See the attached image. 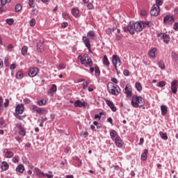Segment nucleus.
Wrapping results in <instances>:
<instances>
[{
    "mask_svg": "<svg viewBox=\"0 0 178 178\" xmlns=\"http://www.w3.org/2000/svg\"><path fill=\"white\" fill-rule=\"evenodd\" d=\"M148 25L147 22H136L134 24H131L130 22L129 25L124 28V31L125 33H130L131 35L134 34V31H143V29Z\"/></svg>",
    "mask_w": 178,
    "mask_h": 178,
    "instance_id": "obj_1",
    "label": "nucleus"
},
{
    "mask_svg": "<svg viewBox=\"0 0 178 178\" xmlns=\"http://www.w3.org/2000/svg\"><path fill=\"white\" fill-rule=\"evenodd\" d=\"M131 104L134 108H141V106H144L145 101L141 96L134 95Z\"/></svg>",
    "mask_w": 178,
    "mask_h": 178,
    "instance_id": "obj_2",
    "label": "nucleus"
},
{
    "mask_svg": "<svg viewBox=\"0 0 178 178\" xmlns=\"http://www.w3.org/2000/svg\"><path fill=\"white\" fill-rule=\"evenodd\" d=\"M78 60H80L81 65H85L86 67H91L93 65L92 59L89 58L88 54H86L83 56H79Z\"/></svg>",
    "mask_w": 178,
    "mask_h": 178,
    "instance_id": "obj_3",
    "label": "nucleus"
},
{
    "mask_svg": "<svg viewBox=\"0 0 178 178\" xmlns=\"http://www.w3.org/2000/svg\"><path fill=\"white\" fill-rule=\"evenodd\" d=\"M107 90L112 95H119V94H120V88L113 83H110L107 86Z\"/></svg>",
    "mask_w": 178,
    "mask_h": 178,
    "instance_id": "obj_4",
    "label": "nucleus"
},
{
    "mask_svg": "<svg viewBox=\"0 0 178 178\" xmlns=\"http://www.w3.org/2000/svg\"><path fill=\"white\" fill-rule=\"evenodd\" d=\"M159 12H161L159 6L158 5H154L150 10V15L152 16H158L159 15Z\"/></svg>",
    "mask_w": 178,
    "mask_h": 178,
    "instance_id": "obj_5",
    "label": "nucleus"
},
{
    "mask_svg": "<svg viewBox=\"0 0 178 178\" xmlns=\"http://www.w3.org/2000/svg\"><path fill=\"white\" fill-rule=\"evenodd\" d=\"M113 64L115 69H118V67H119V66L122 65V63L120 62V58L117 55L113 56Z\"/></svg>",
    "mask_w": 178,
    "mask_h": 178,
    "instance_id": "obj_6",
    "label": "nucleus"
},
{
    "mask_svg": "<svg viewBox=\"0 0 178 178\" xmlns=\"http://www.w3.org/2000/svg\"><path fill=\"white\" fill-rule=\"evenodd\" d=\"M24 112V105L23 104H18L15 108L16 115H22Z\"/></svg>",
    "mask_w": 178,
    "mask_h": 178,
    "instance_id": "obj_7",
    "label": "nucleus"
},
{
    "mask_svg": "<svg viewBox=\"0 0 178 178\" xmlns=\"http://www.w3.org/2000/svg\"><path fill=\"white\" fill-rule=\"evenodd\" d=\"M163 23L164 24H168V23H170V24H173V23H175V18H173L172 16L167 15L163 19Z\"/></svg>",
    "mask_w": 178,
    "mask_h": 178,
    "instance_id": "obj_8",
    "label": "nucleus"
},
{
    "mask_svg": "<svg viewBox=\"0 0 178 178\" xmlns=\"http://www.w3.org/2000/svg\"><path fill=\"white\" fill-rule=\"evenodd\" d=\"M123 92L126 94L127 98L131 97V86H130V85H127Z\"/></svg>",
    "mask_w": 178,
    "mask_h": 178,
    "instance_id": "obj_9",
    "label": "nucleus"
},
{
    "mask_svg": "<svg viewBox=\"0 0 178 178\" xmlns=\"http://www.w3.org/2000/svg\"><path fill=\"white\" fill-rule=\"evenodd\" d=\"M177 84L178 81L177 80H174L171 83V91L173 94H176V92H177Z\"/></svg>",
    "mask_w": 178,
    "mask_h": 178,
    "instance_id": "obj_10",
    "label": "nucleus"
},
{
    "mask_svg": "<svg viewBox=\"0 0 178 178\" xmlns=\"http://www.w3.org/2000/svg\"><path fill=\"white\" fill-rule=\"evenodd\" d=\"M38 74V68L33 67L29 72V76L30 77H35V75Z\"/></svg>",
    "mask_w": 178,
    "mask_h": 178,
    "instance_id": "obj_11",
    "label": "nucleus"
},
{
    "mask_svg": "<svg viewBox=\"0 0 178 178\" xmlns=\"http://www.w3.org/2000/svg\"><path fill=\"white\" fill-rule=\"evenodd\" d=\"M105 102L113 112H116V106H115V104H113V102L112 101L106 99Z\"/></svg>",
    "mask_w": 178,
    "mask_h": 178,
    "instance_id": "obj_12",
    "label": "nucleus"
},
{
    "mask_svg": "<svg viewBox=\"0 0 178 178\" xmlns=\"http://www.w3.org/2000/svg\"><path fill=\"white\" fill-rule=\"evenodd\" d=\"M86 104L87 103H86V102H81V101H80V100H76L74 102V105L75 108H83V107L86 108Z\"/></svg>",
    "mask_w": 178,
    "mask_h": 178,
    "instance_id": "obj_13",
    "label": "nucleus"
},
{
    "mask_svg": "<svg viewBox=\"0 0 178 178\" xmlns=\"http://www.w3.org/2000/svg\"><path fill=\"white\" fill-rule=\"evenodd\" d=\"M17 127L19 130L20 136H22V137H24V136H26V129H24V128H23V127L22 126V124L17 123Z\"/></svg>",
    "mask_w": 178,
    "mask_h": 178,
    "instance_id": "obj_14",
    "label": "nucleus"
},
{
    "mask_svg": "<svg viewBox=\"0 0 178 178\" xmlns=\"http://www.w3.org/2000/svg\"><path fill=\"white\" fill-rule=\"evenodd\" d=\"M86 47H87L89 51H91V43L90 42V39H88L87 37L83 36L82 38Z\"/></svg>",
    "mask_w": 178,
    "mask_h": 178,
    "instance_id": "obj_15",
    "label": "nucleus"
},
{
    "mask_svg": "<svg viewBox=\"0 0 178 178\" xmlns=\"http://www.w3.org/2000/svg\"><path fill=\"white\" fill-rule=\"evenodd\" d=\"M34 173L36 174L40 178L45 177V173L42 172L38 168H35L33 170Z\"/></svg>",
    "mask_w": 178,
    "mask_h": 178,
    "instance_id": "obj_16",
    "label": "nucleus"
},
{
    "mask_svg": "<svg viewBox=\"0 0 178 178\" xmlns=\"http://www.w3.org/2000/svg\"><path fill=\"white\" fill-rule=\"evenodd\" d=\"M115 144L118 147V148H122L123 146V140H122V138H120V136L117 138L116 139H114Z\"/></svg>",
    "mask_w": 178,
    "mask_h": 178,
    "instance_id": "obj_17",
    "label": "nucleus"
},
{
    "mask_svg": "<svg viewBox=\"0 0 178 178\" xmlns=\"http://www.w3.org/2000/svg\"><path fill=\"white\" fill-rule=\"evenodd\" d=\"M156 52V48L153 47L149 50L148 55L149 58H152V59H154L155 58V53Z\"/></svg>",
    "mask_w": 178,
    "mask_h": 178,
    "instance_id": "obj_18",
    "label": "nucleus"
},
{
    "mask_svg": "<svg viewBox=\"0 0 178 178\" xmlns=\"http://www.w3.org/2000/svg\"><path fill=\"white\" fill-rule=\"evenodd\" d=\"M110 136L113 141L115 140L116 138H118V137H120L119 135H118V132L115 130L111 131Z\"/></svg>",
    "mask_w": 178,
    "mask_h": 178,
    "instance_id": "obj_19",
    "label": "nucleus"
},
{
    "mask_svg": "<svg viewBox=\"0 0 178 178\" xmlns=\"http://www.w3.org/2000/svg\"><path fill=\"white\" fill-rule=\"evenodd\" d=\"M4 154H5V156L6 158H13V152L9 151L8 149H4Z\"/></svg>",
    "mask_w": 178,
    "mask_h": 178,
    "instance_id": "obj_20",
    "label": "nucleus"
},
{
    "mask_svg": "<svg viewBox=\"0 0 178 178\" xmlns=\"http://www.w3.org/2000/svg\"><path fill=\"white\" fill-rule=\"evenodd\" d=\"M1 167L2 170H8V169H9V164H8L6 161H3L1 163Z\"/></svg>",
    "mask_w": 178,
    "mask_h": 178,
    "instance_id": "obj_21",
    "label": "nucleus"
},
{
    "mask_svg": "<svg viewBox=\"0 0 178 178\" xmlns=\"http://www.w3.org/2000/svg\"><path fill=\"white\" fill-rule=\"evenodd\" d=\"M16 171L19 172V173H23L24 172V165L23 164H19L16 168Z\"/></svg>",
    "mask_w": 178,
    "mask_h": 178,
    "instance_id": "obj_22",
    "label": "nucleus"
},
{
    "mask_svg": "<svg viewBox=\"0 0 178 178\" xmlns=\"http://www.w3.org/2000/svg\"><path fill=\"white\" fill-rule=\"evenodd\" d=\"M38 113H39V115H46V113H48V110L45 108H39Z\"/></svg>",
    "mask_w": 178,
    "mask_h": 178,
    "instance_id": "obj_23",
    "label": "nucleus"
},
{
    "mask_svg": "<svg viewBox=\"0 0 178 178\" xmlns=\"http://www.w3.org/2000/svg\"><path fill=\"white\" fill-rule=\"evenodd\" d=\"M161 115H163V116H165V115L168 113V107L165 105H162L161 106Z\"/></svg>",
    "mask_w": 178,
    "mask_h": 178,
    "instance_id": "obj_24",
    "label": "nucleus"
},
{
    "mask_svg": "<svg viewBox=\"0 0 178 178\" xmlns=\"http://www.w3.org/2000/svg\"><path fill=\"white\" fill-rule=\"evenodd\" d=\"M162 37L164 40V42H166V44H168L169 41H170V37L169 36V35L166 33H163Z\"/></svg>",
    "mask_w": 178,
    "mask_h": 178,
    "instance_id": "obj_25",
    "label": "nucleus"
},
{
    "mask_svg": "<svg viewBox=\"0 0 178 178\" xmlns=\"http://www.w3.org/2000/svg\"><path fill=\"white\" fill-rule=\"evenodd\" d=\"M147 154H148V149H145L140 157L142 161H147Z\"/></svg>",
    "mask_w": 178,
    "mask_h": 178,
    "instance_id": "obj_26",
    "label": "nucleus"
},
{
    "mask_svg": "<svg viewBox=\"0 0 178 178\" xmlns=\"http://www.w3.org/2000/svg\"><path fill=\"white\" fill-rule=\"evenodd\" d=\"M135 87L137 91H139V92L143 91V86H141V83L140 82H136L135 84Z\"/></svg>",
    "mask_w": 178,
    "mask_h": 178,
    "instance_id": "obj_27",
    "label": "nucleus"
},
{
    "mask_svg": "<svg viewBox=\"0 0 178 178\" xmlns=\"http://www.w3.org/2000/svg\"><path fill=\"white\" fill-rule=\"evenodd\" d=\"M37 104L39 105V106H44V105L47 104V101H45L44 99H40L38 100Z\"/></svg>",
    "mask_w": 178,
    "mask_h": 178,
    "instance_id": "obj_28",
    "label": "nucleus"
},
{
    "mask_svg": "<svg viewBox=\"0 0 178 178\" xmlns=\"http://www.w3.org/2000/svg\"><path fill=\"white\" fill-rule=\"evenodd\" d=\"M72 14L73 15V16H74L75 17L79 16V8H74L72 10Z\"/></svg>",
    "mask_w": 178,
    "mask_h": 178,
    "instance_id": "obj_29",
    "label": "nucleus"
},
{
    "mask_svg": "<svg viewBox=\"0 0 178 178\" xmlns=\"http://www.w3.org/2000/svg\"><path fill=\"white\" fill-rule=\"evenodd\" d=\"M103 63H104V65H105V66H109V65H110L109 60H108V57L106 56V55H105L104 56Z\"/></svg>",
    "mask_w": 178,
    "mask_h": 178,
    "instance_id": "obj_30",
    "label": "nucleus"
},
{
    "mask_svg": "<svg viewBox=\"0 0 178 178\" xmlns=\"http://www.w3.org/2000/svg\"><path fill=\"white\" fill-rule=\"evenodd\" d=\"M27 51H29V47L24 46L22 49V54L24 56L27 55Z\"/></svg>",
    "mask_w": 178,
    "mask_h": 178,
    "instance_id": "obj_31",
    "label": "nucleus"
},
{
    "mask_svg": "<svg viewBox=\"0 0 178 178\" xmlns=\"http://www.w3.org/2000/svg\"><path fill=\"white\" fill-rule=\"evenodd\" d=\"M95 35V33L92 31H90L88 33V38H90V40H92V38H94Z\"/></svg>",
    "mask_w": 178,
    "mask_h": 178,
    "instance_id": "obj_32",
    "label": "nucleus"
},
{
    "mask_svg": "<svg viewBox=\"0 0 178 178\" xmlns=\"http://www.w3.org/2000/svg\"><path fill=\"white\" fill-rule=\"evenodd\" d=\"M159 134H160L161 138H163V140H168V134L166 133L160 131Z\"/></svg>",
    "mask_w": 178,
    "mask_h": 178,
    "instance_id": "obj_33",
    "label": "nucleus"
},
{
    "mask_svg": "<svg viewBox=\"0 0 178 178\" xmlns=\"http://www.w3.org/2000/svg\"><path fill=\"white\" fill-rule=\"evenodd\" d=\"M36 23H37V21L35 20V19L33 18L29 22V26H31V27H34Z\"/></svg>",
    "mask_w": 178,
    "mask_h": 178,
    "instance_id": "obj_34",
    "label": "nucleus"
},
{
    "mask_svg": "<svg viewBox=\"0 0 178 178\" xmlns=\"http://www.w3.org/2000/svg\"><path fill=\"white\" fill-rule=\"evenodd\" d=\"M172 59L174 60V62H177L178 60V56L176 54V53L172 52Z\"/></svg>",
    "mask_w": 178,
    "mask_h": 178,
    "instance_id": "obj_35",
    "label": "nucleus"
},
{
    "mask_svg": "<svg viewBox=\"0 0 178 178\" xmlns=\"http://www.w3.org/2000/svg\"><path fill=\"white\" fill-rule=\"evenodd\" d=\"M22 77H23L22 72L20 71L17 72L16 74V79H17L18 80H20L22 79Z\"/></svg>",
    "mask_w": 178,
    "mask_h": 178,
    "instance_id": "obj_36",
    "label": "nucleus"
},
{
    "mask_svg": "<svg viewBox=\"0 0 178 178\" xmlns=\"http://www.w3.org/2000/svg\"><path fill=\"white\" fill-rule=\"evenodd\" d=\"M95 76H99V74H101V71H99V67H98V66H95Z\"/></svg>",
    "mask_w": 178,
    "mask_h": 178,
    "instance_id": "obj_37",
    "label": "nucleus"
},
{
    "mask_svg": "<svg viewBox=\"0 0 178 178\" xmlns=\"http://www.w3.org/2000/svg\"><path fill=\"white\" fill-rule=\"evenodd\" d=\"M12 0H1L2 6H5L6 3H10Z\"/></svg>",
    "mask_w": 178,
    "mask_h": 178,
    "instance_id": "obj_38",
    "label": "nucleus"
},
{
    "mask_svg": "<svg viewBox=\"0 0 178 178\" xmlns=\"http://www.w3.org/2000/svg\"><path fill=\"white\" fill-rule=\"evenodd\" d=\"M83 90H87V88L88 87V86H90V81H87L86 82H84L83 84Z\"/></svg>",
    "mask_w": 178,
    "mask_h": 178,
    "instance_id": "obj_39",
    "label": "nucleus"
},
{
    "mask_svg": "<svg viewBox=\"0 0 178 178\" xmlns=\"http://www.w3.org/2000/svg\"><path fill=\"white\" fill-rule=\"evenodd\" d=\"M165 86H166V82H165V81H160V82L157 84V87H160V88L165 87Z\"/></svg>",
    "mask_w": 178,
    "mask_h": 178,
    "instance_id": "obj_40",
    "label": "nucleus"
},
{
    "mask_svg": "<svg viewBox=\"0 0 178 178\" xmlns=\"http://www.w3.org/2000/svg\"><path fill=\"white\" fill-rule=\"evenodd\" d=\"M39 109H40V108H38V106H37L35 105H33L32 106V111H33V112H36V113H38Z\"/></svg>",
    "mask_w": 178,
    "mask_h": 178,
    "instance_id": "obj_41",
    "label": "nucleus"
},
{
    "mask_svg": "<svg viewBox=\"0 0 178 178\" xmlns=\"http://www.w3.org/2000/svg\"><path fill=\"white\" fill-rule=\"evenodd\" d=\"M39 109H40V108H38V106H37L35 105H33L32 106V111H33V112H36V113H38Z\"/></svg>",
    "mask_w": 178,
    "mask_h": 178,
    "instance_id": "obj_42",
    "label": "nucleus"
},
{
    "mask_svg": "<svg viewBox=\"0 0 178 178\" xmlns=\"http://www.w3.org/2000/svg\"><path fill=\"white\" fill-rule=\"evenodd\" d=\"M22 10V5L20 4H17L15 6V11L16 12H20Z\"/></svg>",
    "mask_w": 178,
    "mask_h": 178,
    "instance_id": "obj_43",
    "label": "nucleus"
},
{
    "mask_svg": "<svg viewBox=\"0 0 178 178\" xmlns=\"http://www.w3.org/2000/svg\"><path fill=\"white\" fill-rule=\"evenodd\" d=\"M156 4H154V5H157V6H162V5H163V1H162V0H156Z\"/></svg>",
    "mask_w": 178,
    "mask_h": 178,
    "instance_id": "obj_44",
    "label": "nucleus"
},
{
    "mask_svg": "<svg viewBox=\"0 0 178 178\" xmlns=\"http://www.w3.org/2000/svg\"><path fill=\"white\" fill-rule=\"evenodd\" d=\"M56 90H58V88H56V85H52L51 88H50V91H51L52 92H56Z\"/></svg>",
    "mask_w": 178,
    "mask_h": 178,
    "instance_id": "obj_45",
    "label": "nucleus"
},
{
    "mask_svg": "<svg viewBox=\"0 0 178 178\" xmlns=\"http://www.w3.org/2000/svg\"><path fill=\"white\" fill-rule=\"evenodd\" d=\"M4 65L6 67L9 66V58L5 57L4 58Z\"/></svg>",
    "mask_w": 178,
    "mask_h": 178,
    "instance_id": "obj_46",
    "label": "nucleus"
},
{
    "mask_svg": "<svg viewBox=\"0 0 178 178\" xmlns=\"http://www.w3.org/2000/svg\"><path fill=\"white\" fill-rule=\"evenodd\" d=\"M159 67H161L162 70L165 69V63H163V61L159 62Z\"/></svg>",
    "mask_w": 178,
    "mask_h": 178,
    "instance_id": "obj_47",
    "label": "nucleus"
},
{
    "mask_svg": "<svg viewBox=\"0 0 178 178\" xmlns=\"http://www.w3.org/2000/svg\"><path fill=\"white\" fill-rule=\"evenodd\" d=\"M13 22H14L13 19H6V23L8 24H9L10 26H12V24H13Z\"/></svg>",
    "mask_w": 178,
    "mask_h": 178,
    "instance_id": "obj_48",
    "label": "nucleus"
},
{
    "mask_svg": "<svg viewBox=\"0 0 178 178\" xmlns=\"http://www.w3.org/2000/svg\"><path fill=\"white\" fill-rule=\"evenodd\" d=\"M12 161L14 163H17L19 159V157L15 156L13 158Z\"/></svg>",
    "mask_w": 178,
    "mask_h": 178,
    "instance_id": "obj_49",
    "label": "nucleus"
},
{
    "mask_svg": "<svg viewBox=\"0 0 178 178\" xmlns=\"http://www.w3.org/2000/svg\"><path fill=\"white\" fill-rule=\"evenodd\" d=\"M37 48H38L39 52H42L44 51V47L40 44H38L37 46Z\"/></svg>",
    "mask_w": 178,
    "mask_h": 178,
    "instance_id": "obj_50",
    "label": "nucleus"
},
{
    "mask_svg": "<svg viewBox=\"0 0 178 178\" xmlns=\"http://www.w3.org/2000/svg\"><path fill=\"white\" fill-rule=\"evenodd\" d=\"M29 5L31 8H34V0H29Z\"/></svg>",
    "mask_w": 178,
    "mask_h": 178,
    "instance_id": "obj_51",
    "label": "nucleus"
},
{
    "mask_svg": "<svg viewBox=\"0 0 178 178\" xmlns=\"http://www.w3.org/2000/svg\"><path fill=\"white\" fill-rule=\"evenodd\" d=\"M59 69H60L61 70H63V69H66V65H65V64L61 63L58 65Z\"/></svg>",
    "mask_w": 178,
    "mask_h": 178,
    "instance_id": "obj_52",
    "label": "nucleus"
},
{
    "mask_svg": "<svg viewBox=\"0 0 178 178\" xmlns=\"http://www.w3.org/2000/svg\"><path fill=\"white\" fill-rule=\"evenodd\" d=\"M4 106H5V108H8V106H9V99H6L5 102H4Z\"/></svg>",
    "mask_w": 178,
    "mask_h": 178,
    "instance_id": "obj_53",
    "label": "nucleus"
},
{
    "mask_svg": "<svg viewBox=\"0 0 178 178\" xmlns=\"http://www.w3.org/2000/svg\"><path fill=\"white\" fill-rule=\"evenodd\" d=\"M69 26V24L67 22H63L61 24V27H63V29H66V27H67Z\"/></svg>",
    "mask_w": 178,
    "mask_h": 178,
    "instance_id": "obj_54",
    "label": "nucleus"
},
{
    "mask_svg": "<svg viewBox=\"0 0 178 178\" xmlns=\"http://www.w3.org/2000/svg\"><path fill=\"white\" fill-rule=\"evenodd\" d=\"M87 8H88V9H90V10L94 9V6L92 5V3H89L88 4V6H87Z\"/></svg>",
    "mask_w": 178,
    "mask_h": 178,
    "instance_id": "obj_55",
    "label": "nucleus"
},
{
    "mask_svg": "<svg viewBox=\"0 0 178 178\" xmlns=\"http://www.w3.org/2000/svg\"><path fill=\"white\" fill-rule=\"evenodd\" d=\"M141 16H147V11L145 10H142L140 11Z\"/></svg>",
    "mask_w": 178,
    "mask_h": 178,
    "instance_id": "obj_56",
    "label": "nucleus"
},
{
    "mask_svg": "<svg viewBox=\"0 0 178 178\" xmlns=\"http://www.w3.org/2000/svg\"><path fill=\"white\" fill-rule=\"evenodd\" d=\"M24 104H30L31 102V100H30V99L29 98H25L24 99Z\"/></svg>",
    "mask_w": 178,
    "mask_h": 178,
    "instance_id": "obj_57",
    "label": "nucleus"
},
{
    "mask_svg": "<svg viewBox=\"0 0 178 178\" xmlns=\"http://www.w3.org/2000/svg\"><path fill=\"white\" fill-rule=\"evenodd\" d=\"M173 29H174L175 31H177V30H178V23H177V22H175V23L174 26H173Z\"/></svg>",
    "mask_w": 178,
    "mask_h": 178,
    "instance_id": "obj_58",
    "label": "nucleus"
},
{
    "mask_svg": "<svg viewBox=\"0 0 178 178\" xmlns=\"http://www.w3.org/2000/svg\"><path fill=\"white\" fill-rule=\"evenodd\" d=\"M10 70H15V69H16V64H11L10 66Z\"/></svg>",
    "mask_w": 178,
    "mask_h": 178,
    "instance_id": "obj_59",
    "label": "nucleus"
},
{
    "mask_svg": "<svg viewBox=\"0 0 178 178\" xmlns=\"http://www.w3.org/2000/svg\"><path fill=\"white\" fill-rule=\"evenodd\" d=\"M123 37L122 36V35H117L115 37V40H117V41H120V40H121Z\"/></svg>",
    "mask_w": 178,
    "mask_h": 178,
    "instance_id": "obj_60",
    "label": "nucleus"
},
{
    "mask_svg": "<svg viewBox=\"0 0 178 178\" xmlns=\"http://www.w3.org/2000/svg\"><path fill=\"white\" fill-rule=\"evenodd\" d=\"M102 115V113H100L99 114H97L95 116V119H101V116Z\"/></svg>",
    "mask_w": 178,
    "mask_h": 178,
    "instance_id": "obj_61",
    "label": "nucleus"
},
{
    "mask_svg": "<svg viewBox=\"0 0 178 178\" xmlns=\"http://www.w3.org/2000/svg\"><path fill=\"white\" fill-rule=\"evenodd\" d=\"M47 177V178H54V175H49V174H45L44 173V177Z\"/></svg>",
    "mask_w": 178,
    "mask_h": 178,
    "instance_id": "obj_62",
    "label": "nucleus"
},
{
    "mask_svg": "<svg viewBox=\"0 0 178 178\" xmlns=\"http://www.w3.org/2000/svg\"><path fill=\"white\" fill-rule=\"evenodd\" d=\"M111 81L114 83V84H118V79L116 78H113Z\"/></svg>",
    "mask_w": 178,
    "mask_h": 178,
    "instance_id": "obj_63",
    "label": "nucleus"
},
{
    "mask_svg": "<svg viewBox=\"0 0 178 178\" xmlns=\"http://www.w3.org/2000/svg\"><path fill=\"white\" fill-rule=\"evenodd\" d=\"M124 76H129V71H128L127 70H125L124 71Z\"/></svg>",
    "mask_w": 178,
    "mask_h": 178,
    "instance_id": "obj_64",
    "label": "nucleus"
}]
</instances>
